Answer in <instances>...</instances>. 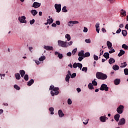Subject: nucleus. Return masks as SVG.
Returning <instances> with one entry per match:
<instances>
[{"label": "nucleus", "instance_id": "nucleus-8", "mask_svg": "<svg viewBox=\"0 0 128 128\" xmlns=\"http://www.w3.org/2000/svg\"><path fill=\"white\" fill-rule=\"evenodd\" d=\"M78 24V21H76V20H74V21H72V20H71V21H70L68 22V26H74V24Z\"/></svg>", "mask_w": 128, "mask_h": 128}, {"label": "nucleus", "instance_id": "nucleus-11", "mask_svg": "<svg viewBox=\"0 0 128 128\" xmlns=\"http://www.w3.org/2000/svg\"><path fill=\"white\" fill-rule=\"evenodd\" d=\"M120 16H126V11L124 10L123 9H122L120 10Z\"/></svg>", "mask_w": 128, "mask_h": 128}, {"label": "nucleus", "instance_id": "nucleus-25", "mask_svg": "<svg viewBox=\"0 0 128 128\" xmlns=\"http://www.w3.org/2000/svg\"><path fill=\"white\" fill-rule=\"evenodd\" d=\"M112 68L114 70H120V66L117 64H115L112 66Z\"/></svg>", "mask_w": 128, "mask_h": 128}, {"label": "nucleus", "instance_id": "nucleus-19", "mask_svg": "<svg viewBox=\"0 0 128 128\" xmlns=\"http://www.w3.org/2000/svg\"><path fill=\"white\" fill-rule=\"evenodd\" d=\"M120 53L118 54V56H123V54H126V52L122 50H120Z\"/></svg>", "mask_w": 128, "mask_h": 128}, {"label": "nucleus", "instance_id": "nucleus-60", "mask_svg": "<svg viewBox=\"0 0 128 128\" xmlns=\"http://www.w3.org/2000/svg\"><path fill=\"white\" fill-rule=\"evenodd\" d=\"M56 24L58 26H60V20H57L56 22Z\"/></svg>", "mask_w": 128, "mask_h": 128}, {"label": "nucleus", "instance_id": "nucleus-44", "mask_svg": "<svg viewBox=\"0 0 128 128\" xmlns=\"http://www.w3.org/2000/svg\"><path fill=\"white\" fill-rule=\"evenodd\" d=\"M82 72H88V68L83 67L82 68Z\"/></svg>", "mask_w": 128, "mask_h": 128}, {"label": "nucleus", "instance_id": "nucleus-62", "mask_svg": "<svg viewBox=\"0 0 128 128\" xmlns=\"http://www.w3.org/2000/svg\"><path fill=\"white\" fill-rule=\"evenodd\" d=\"M52 26H53L54 28H56V23L52 24Z\"/></svg>", "mask_w": 128, "mask_h": 128}, {"label": "nucleus", "instance_id": "nucleus-7", "mask_svg": "<svg viewBox=\"0 0 128 128\" xmlns=\"http://www.w3.org/2000/svg\"><path fill=\"white\" fill-rule=\"evenodd\" d=\"M124 106L120 105L118 108L116 109V112H118V114H120L122 113V112L124 111Z\"/></svg>", "mask_w": 128, "mask_h": 128}, {"label": "nucleus", "instance_id": "nucleus-47", "mask_svg": "<svg viewBox=\"0 0 128 128\" xmlns=\"http://www.w3.org/2000/svg\"><path fill=\"white\" fill-rule=\"evenodd\" d=\"M108 2L111 4H114L116 2V0H108Z\"/></svg>", "mask_w": 128, "mask_h": 128}, {"label": "nucleus", "instance_id": "nucleus-63", "mask_svg": "<svg viewBox=\"0 0 128 128\" xmlns=\"http://www.w3.org/2000/svg\"><path fill=\"white\" fill-rule=\"evenodd\" d=\"M102 30L103 32H106V30L104 28H102Z\"/></svg>", "mask_w": 128, "mask_h": 128}, {"label": "nucleus", "instance_id": "nucleus-31", "mask_svg": "<svg viewBox=\"0 0 128 128\" xmlns=\"http://www.w3.org/2000/svg\"><path fill=\"white\" fill-rule=\"evenodd\" d=\"M46 60V56H42L40 58H39V60L40 62H44Z\"/></svg>", "mask_w": 128, "mask_h": 128}, {"label": "nucleus", "instance_id": "nucleus-16", "mask_svg": "<svg viewBox=\"0 0 128 128\" xmlns=\"http://www.w3.org/2000/svg\"><path fill=\"white\" fill-rule=\"evenodd\" d=\"M44 48L46 50H52V46H44Z\"/></svg>", "mask_w": 128, "mask_h": 128}, {"label": "nucleus", "instance_id": "nucleus-13", "mask_svg": "<svg viewBox=\"0 0 128 128\" xmlns=\"http://www.w3.org/2000/svg\"><path fill=\"white\" fill-rule=\"evenodd\" d=\"M96 32L100 34V23L97 22L96 24Z\"/></svg>", "mask_w": 128, "mask_h": 128}, {"label": "nucleus", "instance_id": "nucleus-40", "mask_svg": "<svg viewBox=\"0 0 128 128\" xmlns=\"http://www.w3.org/2000/svg\"><path fill=\"white\" fill-rule=\"evenodd\" d=\"M90 54L88 52H86L84 54V58H88V56H90Z\"/></svg>", "mask_w": 128, "mask_h": 128}, {"label": "nucleus", "instance_id": "nucleus-53", "mask_svg": "<svg viewBox=\"0 0 128 128\" xmlns=\"http://www.w3.org/2000/svg\"><path fill=\"white\" fill-rule=\"evenodd\" d=\"M116 52V50H114V49L112 48L109 51V54H112V52Z\"/></svg>", "mask_w": 128, "mask_h": 128}, {"label": "nucleus", "instance_id": "nucleus-64", "mask_svg": "<svg viewBox=\"0 0 128 128\" xmlns=\"http://www.w3.org/2000/svg\"><path fill=\"white\" fill-rule=\"evenodd\" d=\"M119 27L120 28H124V24H120Z\"/></svg>", "mask_w": 128, "mask_h": 128}, {"label": "nucleus", "instance_id": "nucleus-33", "mask_svg": "<svg viewBox=\"0 0 128 128\" xmlns=\"http://www.w3.org/2000/svg\"><path fill=\"white\" fill-rule=\"evenodd\" d=\"M70 75L67 74L66 76V78H65V80L67 82H70Z\"/></svg>", "mask_w": 128, "mask_h": 128}, {"label": "nucleus", "instance_id": "nucleus-42", "mask_svg": "<svg viewBox=\"0 0 128 128\" xmlns=\"http://www.w3.org/2000/svg\"><path fill=\"white\" fill-rule=\"evenodd\" d=\"M78 50L77 48H74L72 51V54L73 56H74V54H76V52Z\"/></svg>", "mask_w": 128, "mask_h": 128}, {"label": "nucleus", "instance_id": "nucleus-39", "mask_svg": "<svg viewBox=\"0 0 128 128\" xmlns=\"http://www.w3.org/2000/svg\"><path fill=\"white\" fill-rule=\"evenodd\" d=\"M24 78L25 80L28 81V74H26L24 77Z\"/></svg>", "mask_w": 128, "mask_h": 128}, {"label": "nucleus", "instance_id": "nucleus-48", "mask_svg": "<svg viewBox=\"0 0 128 128\" xmlns=\"http://www.w3.org/2000/svg\"><path fill=\"white\" fill-rule=\"evenodd\" d=\"M92 84H93V86H98V82L96 81L93 80L92 81Z\"/></svg>", "mask_w": 128, "mask_h": 128}, {"label": "nucleus", "instance_id": "nucleus-54", "mask_svg": "<svg viewBox=\"0 0 128 128\" xmlns=\"http://www.w3.org/2000/svg\"><path fill=\"white\" fill-rule=\"evenodd\" d=\"M84 57L79 56L78 60H79V62H82V60H84Z\"/></svg>", "mask_w": 128, "mask_h": 128}, {"label": "nucleus", "instance_id": "nucleus-24", "mask_svg": "<svg viewBox=\"0 0 128 128\" xmlns=\"http://www.w3.org/2000/svg\"><path fill=\"white\" fill-rule=\"evenodd\" d=\"M20 74L22 78H24V74H26V72H24V70H20Z\"/></svg>", "mask_w": 128, "mask_h": 128}, {"label": "nucleus", "instance_id": "nucleus-38", "mask_svg": "<svg viewBox=\"0 0 128 128\" xmlns=\"http://www.w3.org/2000/svg\"><path fill=\"white\" fill-rule=\"evenodd\" d=\"M65 37H66V38H67V40L68 41H70V34H66L65 36Z\"/></svg>", "mask_w": 128, "mask_h": 128}, {"label": "nucleus", "instance_id": "nucleus-15", "mask_svg": "<svg viewBox=\"0 0 128 128\" xmlns=\"http://www.w3.org/2000/svg\"><path fill=\"white\" fill-rule=\"evenodd\" d=\"M54 54L56 56V54H58V58L60 59V60H62V54H60V53L58 52H56L55 53H54Z\"/></svg>", "mask_w": 128, "mask_h": 128}, {"label": "nucleus", "instance_id": "nucleus-37", "mask_svg": "<svg viewBox=\"0 0 128 128\" xmlns=\"http://www.w3.org/2000/svg\"><path fill=\"white\" fill-rule=\"evenodd\" d=\"M47 22H48L50 24H52V22H54V20L51 18L50 19H48Z\"/></svg>", "mask_w": 128, "mask_h": 128}, {"label": "nucleus", "instance_id": "nucleus-5", "mask_svg": "<svg viewBox=\"0 0 128 128\" xmlns=\"http://www.w3.org/2000/svg\"><path fill=\"white\" fill-rule=\"evenodd\" d=\"M54 8L56 10V12H60V11L62 10V4H55Z\"/></svg>", "mask_w": 128, "mask_h": 128}, {"label": "nucleus", "instance_id": "nucleus-6", "mask_svg": "<svg viewBox=\"0 0 128 128\" xmlns=\"http://www.w3.org/2000/svg\"><path fill=\"white\" fill-rule=\"evenodd\" d=\"M26 18L25 16H22L18 18V20L21 24H26Z\"/></svg>", "mask_w": 128, "mask_h": 128}, {"label": "nucleus", "instance_id": "nucleus-43", "mask_svg": "<svg viewBox=\"0 0 128 128\" xmlns=\"http://www.w3.org/2000/svg\"><path fill=\"white\" fill-rule=\"evenodd\" d=\"M78 63L75 62L73 64V68H78Z\"/></svg>", "mask_w": 128, "mask_h": 128}, {"label": "nucleus", "instance_id": "nucleus-14", "mask_svg": "<svg viewBox=\"0 0 128 128\" xmlns=\"http://www.w3.org/2000/svg\"><path fill=\"white\" fill-rule=\"evenodd\" d=\"M58 114L60 118H62V116H64V112H62V110H60L58 111Z\"/></svg>", "mask_w": 128, "mask_h": 128}, {"label": "nucleus", "instance_id": "nucleus-45", "mask_svg": "<svg viewBox=\"0 0 128 128\" xmlns=\"http://www.w3.org/2000/svg\"><path fill=\"white\" fill-rule=\"evenodd\" d=\"M124 74H126V76H128V69L125 68L124 70Z\"/></svg>", "mask_w": 128, "mask_h": 128}, {"label": "nucleus", "instance_id": "nucleus-10", "mask_svg": "<svg viewBox=\"0 0 128 128\" xmlns=\"http://www.w3.org/2000/svg\"><path fill=\"white\" fill-rule=\"evenodd\" d=\"M32 6L33 8H40V3L34 2L32 4Z\"/></svg>", "mask_w": 128, "mask_h": 128}, {"label": "nucleus", "instance_id": "nucleus-9", "mask_svg": "<svg viewBox=\"0 0 128 128\" xmlns=\"http://www.w3.org/2000/svg\"><path fill=\"white\" fill-rule=\"evenodd\" d=\"M126 124V119H124V118H122L118 122V126H122V124Z\"/></svg>", "mask_w": 128, "mask_h": 128}, {"label": "nucleus", "instance_id": "nucleus-21", "mask_svg": "<svg viewBox=\"0 0 128 128\" xmlns=\"http://www.w3.org/2000/svg\"><path fill=\"white\" fill-rule=\"evenodd\" d=\"M120 114H116L114 116V118L116 122H118L120 120Z\"/></svg>", "mask_w": 128, "mask_h": 128}, {"label": "nucleus", "instance_id": "nucleus-27", "mask_svg": "<svg viewBox=\"0 0 128 128\" xmlns=\"http://www.w3.org/2000/svg\"><path fill=\"white\" fill-rule=\"evenodd\" d=\"M34 82V81L33 79H32L31 80L28 82V86H32V84Z\"/></svg>", "mask_w": 128, "mask_h": 128}, {"label": "nucleus", "instance_id": "nucleus-55", "mask_svg": "<svg viewBox=\"0 0 128 128\" xmlns=\"http://www.w3.org/2000/svg\"><path fill=\"white\" fill-rule=\"evenodd\" d=\"M54 88V86L53 85H52L50 86L49 90H52Z\"/></svg>", "mask_w": 128, "mask_h": 128}, {"label": "nucleus", "instance_id": "nucleus-32", "mask_svg": "<svg viewBox=\"0 0 128 128\" xmlns=\"http://www.w3.org/2000/svg\"><path fill=\"white\" fill-rule=\"evenodd\" d=\"M88 87L90 90H94V86H92V83L88 84Z\"/></svg>", "mask_w": 128, "mask_h": 128}, {"label": "nucleus", "instance_id": "nucleus-4", "mask_svg": "<svg viewBox=\"0 0 128 128\" xmlns=\"http://www.w3.org/2000/svg\"><path fill=\"white\" fill-rule=\"evenodd\" d=\"M100 90H105V92H108V87L106 84H102L100 88Z\"/></svg>", "mask_w": 128, "mask_h": 128}, {"label": "nucleus", "instance_id": "nucleus-28", "mask_svg": "<svg viewBox=\"0 0 128 128\" xmlns=\"http://www.w3.org/2000/svg\"><path fill=\"white\" fill-rule=\"evenodd\" d=\"M122 34L124 36H126V35L128 34L126 30H122Z\"/></svg>", "mask_w": 128, "mask_h": 128}, {"label": "nucleus", "instance_id": "nucleus-35", "mask_svg": "<svg viewBox=\"0 0 128 128\" xmlns=\"http://www.w3.org/2000/svg\"><path fill=\"white\" fill-rule=\"evenodd\" d=\"M14 88H15L16 90H20V86H18L17 84H14Z\"/></svg>", "mask_w": 128, "mask_h": 128}, {"label": "nucleus", "instance_id": "nucleus-23", "mask_svg": "<svg viewBox=\"0 0 128 128\" xmlns=\"http://www.w3.org/2000/svg\"><path fill=\"white\" fill-rule=\"evenodd\" d=\"M31 14L34 16L38 14V11H36V10H31Z\"/></svg>", "mask_w": 128, "mask_h": 128}, {"label": "nucleus", "instance_id": "nucleus-36", "mask_svg": "<svg viewBox=\"0 0 128 128\" xmlns=\"http://www.w3.org/2000/svg\"><path fill=\"white\" fill-rule=\"evenodd\" d=\"M62 12H68V10H66V6H64L62 8Z\"/></svg>", "mask_w": 128, "mask_h": 128}, {"label": "nucleus", "instance_id": "nucleus-26", "mask_svg": "<svg viewBox=\"0 0 128 128\" xmlns=\"http://www.w3.org/2000/svg\"><path fill=\"white\" fill-rule=\"evenodd\" d=\"M114 84L118 86V84H120V80L118 78L116 79L114 81Z\"/></svg>", "mask_w": 128, "mask_h": 128}, {"label": "nucleus", "instance_id": "nucleus-58", "mask_svg": "<svg viewBox=\"0 0 128 128\" xmlns=\"http://www.w3.org/2000/svg\"><path fill=\"white\" fill-rule=\"evenodd\" d=\"M83 32H88V28L84 27Z\"/></svg>", "mask_w": 128, "mask_h": 128}, {"label": "nucleus", "instance_id": "nucleus-17", "mask_svg": "<svg viewBox=\"0 0 128 128\" xmlns=\"http://www.w3.org/2000/svg\"><path fill=\"white\" fill-rule=\"evenodd\" d=\"M110 64H112L114 62H116V60L114 58H110L108 60Z\"/></svg>", "mask_w": 128, "mask_h": 128}, {"label": "nucleus", "instance_id": "nucleus-59", "mask_svg": "<svg viewBox=\"0 0 128 128\" xmlns=\"http://www.w3.org/2000/svg\"><path fill=\"white\" fill-rule=\"evenodd\" d=\"M88 120H90L89 119L86 120V122H83L84 124H88Z\"/></svg>", "mask_w": 128, "mask_h": 128}, {"label": "nucleus", "instance_id": "nucleus-51", "mask_svg": "<svg viewBox=\"0 0 128 128\" xmlns=\"http://www.w3.org/2000/svg\"><path fill=\"white\" fill-rule=\"evenodd\" d=\"M85 42H86V44H90V39H86Z\"/></svg>", "mask_w": 128, "mask_h": 128}, {"label": "nucleus", "instance_id": "nucleus-52", "mask_svg": "<svg viewBox=\"0 0 128 128\" xmlns=\"http://www.w3.org/2000/svg\"><path fill=\"white\" fill-rule=\"evenodd\" d=\"M76 74L73 73L71 76V78H76Z\"/></svg>", "mask_w": 128, "mask_h": 128}, {"label": "nucleus", "instance_id": "nucleus-22", "mask_svg": "<svg viewBox=\"0 0 128 128\" xmlns=\"http://www.w3.org/2000/svg\"><path fill=\"white\" fill-rule=\"evenodd\" d=\"M103 56H104V58H105L108 60V59L110 58V54H108V52H105Z\"/></svg>", "mask_w": 128, "mask_h": 128}, {"label": "nucleus", "instance_id": "nucleus-41", "mask_svg": "<svg viewBox=\"0 0 128 128\" xmlns=\"http://www.w3.org/2000/svg\"><path fill=\"white\" fill-rule=\"evenodd\" d=\"M121 64H122L120 68H126V62H124V63H122ZM124 64V65H122Z\"/></svg>", "mask_w": 128, "mask_h": 128}, {"label": "nucleus", "instance_id": "nucleus-2", "mask_svg": "<svg viewBox=\"0 0 128 128\" xmlns=\"http://www.w3.org/2000/svg\"><path fill=\"white\" fill-rule=\"evenodd\" d=\"M58 46H61L62 48H68V44L66 41L64 42L60 40H58Z\"/></svg>", "mask_w": 128, "mask_h": 128}, {"label": "nucleus", "instance_id": "nucleus-50", "mask_svg": "<svg viewBox=\"0 0 128 128\" xmlns=\"http://www.w3.org/2000/svg\"><path fill=\"white\" fill-rule=\"evenodd\" d=\"M80 70H82V64H80V63H78V66Z\"/></svg>", "mask_w": 128, "mask_h": 128}, {"label": "nucleus", "instance_id": "nucleus-34", "mask_svg": "<svg viewBox=\"0 0 128 128\" xmlns=\"http://www.w3.org/2000/svg\"><path fill=\"white\" fill-rule=\"evenodd\" d=\"M122 48H124V50H128V45H126V44H123L122 45Z\"/></svg>", "mask_w": 128, "mask_h": 128}, {"label": "nucleus", "instance_id": "nucleus-46", "mask_svg": "<svg viewBox=\"0 0 128 128\" xmlns=\"http://www.w3.org/2000/svg\"><path fill=\"white\" fill-rule=\"evenodd\" d=\"M68 104H72V100H70V98H68Z\"/></svg>", "mask_w": 128, "mask_h": 128}, {"label": "nucleus", "instance_id": "nucleus-56", "mask_svg": "<svg viewBox=\"0 0 128 128\" xmlns=\"http://www.w3.org/2000/svg\"><path fill=\"white\" fill-rule=\"evenodd\" d=\"M34 19H32V20H30V24H34Z\"/></svg>", "mask_w": 128, "mask_h": 128}, {"label": "nucleus", "instance_id": "nucleus-1", "mask_svg": "<svg viewBox=\"0 0 128 128\" xmlns=\"http://www.w3.org/2000/svg\"><path fill=\"white\" fill-rule=\"evenodd\" d=\"M96 78L98 80H106V78H108V75L102 72H97L96 74Z\"/></svg>", "mask_w": 128, "mask_h": 128}, {"label": "nucleus", "instance_id": "nucleus-12", "mask_svg": "<svg viewBox=\"0 0 128 128\" xmlns=\"http://www.w3.org/2000/svg\"><path fill=\"white\" fill-rule=\"evenodd\" d=\"M106 118L108 120V118H106V116H102L100 118V120L102 122H106Z\"/></svg>", "mask_w": 128, "mask_h": 128}, {"label": "nucleus", "instance_id": "nucleus-20", "mask_svg": "<svg viewBox=\"0 0 128 128\" xmlns=\"http://www.w3.org/2000/svg\"><path fill=\"white\" fill-rule=\"evenodd\" d=\"M78 56L84 58V51L82 50L80 52H79L78 54Z\"/></svg>", "mask_w": 128, "mask_h": 128}, {"label": "nucleus", "instance_id": "nucleus-30", "mask_svg": "<svg viewBox=\"0 0 128 128\" xmlns=\"http://www.w3.org/2000/svg\"><path fill=\"white\" fill-rule=\"evenodd\" d=\"M49 110L50 112V114H54V108L51 107L49 108Z\"/></svg>", "mask_w": 128, "mask_h": 128}, {"label": "nucleus", "instance_id": "nucleus-57", "mask_svg": "<svg viewBox=\"0 0 128 128\" xmlns=\"http://www.w3.org/2000/svg\"><path fill=\"white\" fill-rule=\"evenodd\" d=\"M122 32V29L120 28H119L118 30L116 32V34H120Z\"/></svg>", "mask_w": 128, "mask_h": 128}, {"label": "nucleus", "instance_id": "nucleus-18", "mask_svg": "<svg viewBox=\"0 0 128 128\" xmlns=\"http://www.w3.org/2000/svg\"><path fill=\"white\" fill-rule=\"evenodd\" d=\"M107 46L109 50H110V48H112V44L110 42V41L107 42Z\"/></svg>", "mask_w": 128, "mask_h": 128}, {"label": "nucleus", "instance_id": "nucleus-49", "mask_svg": "<svg viewBox=\"0 0 128 128\" xmlns=\"http://www.w3.org/2000/svg\"><path fill=\"white\" fill-rule=\"evenodd\" d=\"M94 58L95 60H98V56L96 54L94 55Z\"/></svg>", "mask_w": 128, "mask_h": 128}, {"label": "nucleus", "instance_id": "nucleus-3", "mask_svg": "<svg viewBox=\"0 0 128 128\" xmlns=\"http://www.w3.org/2000/svg\"><path fill=\"white\" fill-rule=\"evenodd\" d=\"M58 88L56 87L54 88L50 92V94L52 96H58V94H60V92H58Z\"/></svg>", "mask_w": 128, "mask_h": 128}, {"label": "nucleus", "instance_id": "nucleus-61", "mask_svg": "<svg viewBox=\"0 0 128 128\" xmlns=\"http://www.w3.org/2000/svg\"><path fill=\"white\" fill-rule=\"evenodd\" d=\"M66 56H72V52H68L66 54Z\"/></svg>", "mask_w": 128, "mask_h": 128}, {"label": "nucleus", "instance_id": "nucleus-29", "mask_svg": "<svg viewBox=\"0 0 128 128\" xmlns=\"http://www.w3.org/2000/svg\"><path fill=\"white\" fill-rule=\"evenodd\" d=\"M15 76L16 80H20V74L17 73L15 74Z\"/></svg>", "mask_w": 128, "mask_h": 128}]
</instances>
